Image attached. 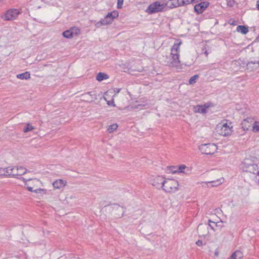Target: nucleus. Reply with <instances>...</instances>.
<instances>
[{
  "label": "nucleus",
  "mask_w": 259,
  "mask_h": 259,
  "mask_svg": "<svg viewBox=\"0 0 259 259\" xmlns=\"http://www.w3.org/2000/svg\"><path fill=\"white\" fill-rule=\"evenodd\" d=\"M256 63H257L259 65V61L257 62H256Z\"/></svg>",
  "instance_id": "37998d69"
},
{
  "label": "nucleus",
  "mask_w": 259,
  "mask_h": 259,
  "mask_svg": "<svg viewBox=\"0 0 259 259\" xmlns=\"http://www.w3.org/2000/svg\"><path fill=\"white\" fill-rule=\"evenodd\" d=\"M210 222H211V223H214V222H212V221H211L210 220H209V223H210Z\"/></svg>",
  "instance_id": "a19ab883"
},
{
  "label": "nucleus",
  "mask_w": 259,
  "mask_h": 259,
  "mask_svg": "<svg viewBox=\"0 0 259 259\" xmlns=\"http://www.w3.org/2000/svg\"><path fill=\"white\" fill-rule=\"evenodd\" d=\"M114 209L115 214L117 217L121 218L125 212L124 208L119 205H115Z\"/></svg>",
  "instance_id": "f3484780"
},
{
  "label": "nucleus",
  "mask_w": 259,
  "mask_h": 259,
  "mask_svg": "<svg viewBox=\"0 0 259 259\" xmlns=\"http://www.w3.org/2000/svg\"><path fill=\"white\" fill-rule=\"evenodd\" d=\"M35 127L32 126L30 123H27L26 127L24 128L23 132L24 133H27L34 130Z\"/></svg>",
  "instance_id": "bb28decb"
},
{
  "label": "nucleus",
  "mask_w": 259,
  "mask_h": 259,
  "mask_svg": "<svg viewBox=\"0 0 259 259\" xmlns=\"http://www.w3.org/2000/svg\"><path fill=\"white\" fill-rule=\"evenodd\" d=\"M67 184V182L63 179H58L56 180L53 183V186L55 189H61L65 187Z\"/></svg>",
  "instance_id": "dca6fc26"
},
{
  "label": "nucleus",
  "mask_w": 259,
  "mask_h": 259,
  "mask_svg": "<svg viewBox=\"0 0 259 259\" xmlns=\"http://www.w3.org/2000/svg\"><path fill=\"white\" fill-rule=\"evenodd\" d=\"M188 4H189V2L188 1L185 2L184 0H177V2L173 4V5L174 7L176 8L179 6L187 5Z\"/></svg>",
  "instance_id": "b1692460"
},
{
  "label": "nucleus",
  "mask_w": 259,
  "mask_h": 259,
  "mask_svg": "<svg viewBox=\"0 0 259 259\" xmlns=\"http://www.w3.org/2000/svg\"><path fill=\"white\" fill-rule=\"evenodd\" d=\"M250 63H252V64H255V63H256V62H252V61H251V62H250Z\"/></svg>",
  "instance_id": "ea45409f"
},
{
  "label": "nucleus",
  "mask_w": 259,
  "mask_h": 259,
  "mask_svg": "<svg viewBox=\"0 0 259 259\" xmlns=\"http://www.w3.org/2000/svg\"><path fill=\"white\" fill-rule=\"evenodd\" d=\"M80 33V29L77 27L72 28L63 32V36L67 38H71Z\"/></svg>",
  "instance_id": "f8f14e48"
},
{
  "label": "nucleus",
  "mask_w": 259,
  "mask_h": 259,
  "mask_svg": "<svg viewBox=\"0 0 259 259\" xmlns=\"http://www.w3.org/2000/svg\"><path fill=\"white\" fill-rule=\"evenodd\" d=\"M197 231L200 235L203 236V237H205V236L208 232L206 230L205 227H204L203 226L200 225H199L198 227Z\"/></svg>",
  "instance_id": "4be33fe9"
},
{
  "label": "nucleus",
  "mask_w": 259,
  "mask_h": 259,
  "mask_svg": "<svg viewBox=\"0 0 259 259\" xmlns=\"http://www.w3.org/2000/svg\"><path fill=\"white\" fill-rule=\"evenodd\" d=\"M179 182L174 179L165 178L162 190L166 193H174L179 190Z\"/></svg>",
  "instance_id": "20e7f679"
},
{
  "label": "nucleus",
  "mask_w": 259,
  "mask_h": 259,
  "mask_svg": "<svg viewBox=\"0 0 259 259\" xmlns=\"http://www.w3.org/2000/svg\"><path fill=\"white\" fill-rule=\"evenodd\" d=\"M199 77V76L198 75H194L193 76H192L189 80V83L190 84H194L196 81V80L197 79H198Z\"/></svg>",
  "instance_id": "c756f323"
},
{
  "label": "nucleus",
  "mask_w": 259,
  "mask_h": 259,
  "mask_svg": "<svg viewBox=\"0 0 259 259\" xmlns=\"http://www.w3.org/2000/svg\"><path fill=\"white\" fill-rule=\"evenodd\" d=\"M30 75L29 72H25L23 73L19 74L17 75V78L20 79H28L30 78Z\"/></svg>",
  "instance_id": "5701e85b"
},
{
  "label": "nucleus",
  "mask_w": 259,
  "mask_h": 259,
  "mask_svg": "<svg viewBox=\"0 0 259 259\" xmlns=\"http://www.w3.org/2000/svg\"><path fill=\"white\" fill-rule=\"evenodd\" d=\"M219 252L218 250H216L214 252V255L217 256L219 255Z\"/></svg>",
  "instance_id": "f704fd0d"
},
{
  "label": "nucleus",
  "mask_w": 259,
  "mask_h": 259,
  "mask_svg": "<svg viewBox=\"0 0 259 259\" xmlns=\"http://www.w3.org/2000/svg\"><path fill=\"white\" fill-rule=\"evenodd\" d=\"M20 179L25 183V186L29 191L35 193H46V190L40 188L42 186V183L38 179H25L23 177H21Z\"/></svg>",
  "instance_id": "7ed1b4c3"
},
{
  "label": "nucleus",
  "mask_w": 259,
  "mask_h": 259,
  "mask_svg": "<svg viewBox=\"0 0 259 259\" xmlns=\"http://www.w3.org/2000/svg\"><path fill=\"white\" fill-rule=\"evenodd\" d=\"M118 127V125L116 123H114L111 125H110L107 131L109 133H111L115 131Z\"/></svg>",
  "instance_id": "cd10ccee"
},
{
  "label": "nucleus",
  "mask_w": 259,
  "mask_h": 259,
  "mask_svg": "<svg viewBox=\"0 0 259 259\" xmlns=\"http://www.w3.org/2000/svg\"><path fill=\"white\" fill-rule=\"evenodd\" d=\"M120 89H118L117 92V93H119L120 92Z\"/></svg>",
  "instance_id": "79ce46f5"
},
{
  "label": "nucleus",
  "mask_w": 259,
  "mask_h": 259,
  "mask_svg": "<svg viewBox=\"0 0 259 259\" xmlns=\"http://www.w3.org/2000/svg\"><path fill=\"white\" fill-rule=\"evenodd\" d=\"M232 126L228 125L227 123L221 122L216 127V132L218 134L223 136H228L231 134Z\"/></svg>",
  "instance_id": "39448f33"
},
{
  "label": "nucleus",
  "mask_w": 259,
  "mask_h": 259,
  "mask_svg": "<svg viewBox=\"0 0 259 259\" xmlns=\"http://www.w3.org/2000/svg\"><path fill=\"white\" fill-rule=\"evenodd\" d=\"M104 100H106L107 101V104L110 106V105H112L113 106V107H115V104H114V101H113V99L111 101H107L106 100V98H104Z\"/></svg>",
  "instance_id": "473e14b6"
},
{
  "label": "nucleus",
  "mask_w": 259,
  "mask_h": 259,
  "mask_svg": "<svg viewBox=\"0 0 259 259\" xmlns=\"http://www.w3.org/2000/svg\"><path fill=\"white\" fill-rule=\"evenodd\" d=\"M196 244L198 245V246H202V241L201 240H198L197 241H196Z\"/></svg>",
  "instance_id": "72a5a7b5"
},
{
  "label": "nucleus",
  "mask_w": 259,
  "mask_h": 259,
  "mask_svg": "<svg viewBox=\"0 0 259 259\" xmlns=\"http://www.w3.org/2000/svg\"><path fill=\"white\" fill-rule=\"evenodd\" d=\"M81 100L86 102H92L97 99L96 94L92 92L81 95Z\"/></svg>",
  "instance_id": "ddd939ff"
},
{
  "label": "nucleus",
  "mask_w": 259,
  "mask_h": 259,
  "mask_svg": "<svg viewBox=\"0 0 259 259\" xmlns=\"http://www.w3.org/2000/svg\"><path fill=\"white\" fill-rule=\"evenodd\" d=\"M182 42L178 40L171 48L170 57L167 61V64L169 67L179 68L181 61L180 60V47Z\"/></svg>",
  "instance_id": "f03ea898"
},
{
  "label": "nucleus",
  "mask_w": 259,
  "mask_h": 259,
  "mask_svg": "<svg viewBox=\"0 0 259 259\" xmlns=\"http://www.w3.org/2000/svg\"><path fill=\"white\" fill-rule=\"evenodd\" d=\"M236 31L241 32L243 34H246L248 32V28L245 26L239 25L236 28Z\"/></svg>",
  "instance_id": "aec40b11"
},
{
  "label": "nucleus",
  "mask_w": 259,
  "mask_h": 259,
  "mask_svg": "<svg viewBox=\"0 0 259 259\" xmlns=\"http://www.w3.org/2000/svg\"><path fill=\"white\" fill-rule=\"evenodd\" d=\"M231 25H235L236 24L235 21H233L232 23H231Z\"/></svg>",
  "instance_id": "58836bf2"
},
{
  "label": "nucleus",
  "mask_w": 259,
  "mask_h": 259,
  "mask_svg": "<svg viewBox=\"0 0 259 259\" xmlns=\"http://www.w3.org/2000/svg\"><path fill=\"white\" fill-rule=\"evenodd\" d=\"M3 176H8V167L0 168V177Z\"/></svg>",
  "instance_id": "c85d7f7f"
},
{
  "label": "nucleus",
  "mask_w": 259,
  "mask_h": 259,
  "mask_svg": "<svg viewBox=\"0 0 259 259\" xmlns=\"http://www.w3.org/2000/svg\"><path fill=\"white\" fill-rule=\"evenodd\" d=\"M166 7L164 2H156L153 3L148 7L146 12L150 14L163 11Z\"/></svg>",
  "instance_id": "423d86ee"
},
{
  "label": "nucleus",
  "mask_w": 259,
  "mask_h": 259,
  "mask_svg": "<svg viewBox=\"0 0 259 259\" xmlns=\"http://www.w3.org/2000/svg\"><path fill=\"white\" fill-rule=\"evenodd\" d=\"M209 3L207 2H203L196 5L194 6V11L197 14H201L208 7Z\"/></svg>",
  "instance_id": "4468645a"
},
{
  "label": "nucleus",
  "mask_w": 259,
  "mask_h": 259,
  "mask_svg": "<svg viewBox=\"0 0 259 259\" xmlns=\"http://www.w3.org/2000/svg\"><path fill=\"white\" fill-rule=\"evenodd\" d=\"M118 16V13L116 11H113L111 13H108V14L105 17V18L101 20L98 22L96 25L99 27L103 25H107L111 24L114 19Z\"/></svg>",
  "instance_id": "6e6552de"
},
{
  "label": "nucleus",
  "mask_w": 259,
  "mask_h": 259,
  "mask_svg": "<svg viewBox=\"0 0 259 259\" xmlns=\"http://www.w3.org/2000/svg\"><path fill=\"white\" fill-rule=\"evenodd\" d=\"M210 107L207 104L203 105H197L194 107V111L196 113L205 114L207 112V109Z\"/></svg>",
  "instance_id": "2eb2a0df"
},
{
  "label": "nucleus",
  "mask_w": 259,
  "mask_h": 259,
  "mask_svg": "<svg viewBox=\"0 0 259 259\" xmlns=\"http://www.w3.org/2000/svg\"><path fill=\"white\" fill-rule=\"evenodd\" d=\"M241 126L244 131H247L250 126V125L247 119H244L241 122Z\"/></svg>",
  "instance_id": "393cba45"
},
{
  "label": "nucleus",
  "mask_w": 259,
  "mask_h": 259,
  "mask_svg": "<svg viewBox=\"0 0 259 259\" xmlns=\"http://www.w3.org/2000/svg\"><path fill=\"white\" fill-rule=\"evenodd\" d=\"M252 131L254 133H259V121H255L252 126Z\"/></svg>",
  "instance_id": "a878e982"
},
{
  "label": "nucleus",
  "mask_w": 259,
  "mask_h": 259,
  "mask_svg": "<svg viewBox=\"0 0 259 259\" xmlns=\"http://www.w3.org/2000/svg\"><path fill=\"white\" fill-rule=\"evenodd\" d=\"M123 3V0H117V7L118 9L121 8Z\"/></svg>",
  "instance_id": "2f4dec72"
},
{
  "label": "nucleus",
  "mask_w": 259,
  "mask_h": 259,
  "mask_svg": "<svg viewBox=\"0 0 259 259\" xmlns=\"http://www.w3.org/2000/svg\"><path fill=\"white\" fill-rule=\"evenodd\" d=\"M165 180V178L162 176L154 177L151 179L150 183L156 188L162 190Z\"/></svg>",
  "instance_id": "9b49d317"
},
{
  "label": "nucleus",
  "mask_w": 259,
  "mask_h": 259,
  "mask_svg": "<svg viewBox=\"0 0 259 259\" xmlns=\"http://www.w3.org/2000/svg\"><path fill=\"white\" fill-rule=\"evenodd\" d=\"M241 169L250 179L259 184V170L253 158H245L240 165Z\"/></svg>",
  "instance_id": "f257e3e1"
},
{
  "label": "nucleus",
  "mask_w": 259,
  "mask_h": 259,
  "mask_svg": "<svg viewBox=\"0 0 259 259\" xmlns=\"http://www.w3.org/2000/svg\"><path fill=\"white\" fill-rule=\"evenodd\" d=\"M186 168V166L185 165H181L179 166L177 170H175L173 172H183V170Z\"/></svg>",
  "instance_id": "7c9ffc66"
},
{
  "label": "nucleus",
  "mask_w": 259,
  "mask_h": 259,
  "mask_svg": "<svg viewBox=\"0 0 259 259\" xmlns=\"http://www.w3.org/2000/svg\"><path fill=\"white\" fill-rule=\"evenodd\" d=\"M20 12L16 9H10L1 15V18L5 21H13L17 19Z\"/></svg>",
  "instance_id": "0eeeda50"
},
{
  "label": "nucleus",
  "mask_w": 259,
  "mask_h": 259,
  "mask_svg": "<svg viewBox=\"0 0 259 259\" xmlns=\"http://www.w3.org/2000/svg\"><path fill=\"white\" fill-rule=\"evenodd\" d=\"M141 106V105H138L136 107H132V108H138V107Z\"/></svg>",
  "instance_id": "4c0bfd02"
},
{
  "label": "nucleus",
  "mask_w": 259,
  "mask_h": 259,
  "mask_svg": "<svg viewBox=\"0 0 259 259\" xmlns=\"http://www.w3.org/2000/svg\"><path fill=\"white\" fill-rule=\"evenodd\" d=\"M8 167V176H22L27 172V169L22 166H9Z\"/></svg>",
  "instance_id": "9d476101"
},
{
  "label": "nucleus",
  "mask_w": 259,
  "mask_h": 259,
  "mask_svg": "<svg viewBox=\"0 0 259 259\" xmlns=\"http://www.w3.org/2000/svg\"><path fill=\"white\" fill-rule=\"evenodd\" d=\"M256 6L257 10L259 11V0L257 2Z\"/></svg>",
  "instance_id": "c9c22d12"
},
{
  "label": "nucleus",
  "mask_w": 259,
  "mask_h": 259,
  "mask_svg": "<svg viewBox=\"0 0 259 259\" xmlns=\"http://www.w3.org/2000/svg\"><path fill=\"white\" fill-rule=\"evenodd\" d=\"M222 183V179H218L217 181H213L208 182L206 183V185L208 187H209V185L211 184L210 187H217L219 186Z\"/></svg>",
  "instance_id": "412c9836"
},
{
  "label": "nucleus",
  "mask_w": 259,
  "mask_h": 259,
  "mask_svg": "<svg viewBox=\"0 0 259 259\" xmlns=\"http://www.w3.org/2000/svg\"><path fill=\"white\" fill-rule=\"evenodd\" d=\"M243 255L241 251L237 250L230 256V259H242Z\"/></svg>",
  "instance_id": "a211bd4d"
},
{
  "label": "nucleus",
  "mask_w": 259,
  "mask_h": 259,
  "mask_svg": "<svg viewBox=\"0 0 259 259\" xmlns=\"http://www.w3.org/2000/svg\"><path fill=\"white\" fill-rule=\"evenodd\" d=\"M199 149L203 154L212 155L217 152L218 148L216 145L209 143L201 145Z\"/></svg>",
  "instance_id": "1a4fd4ad"
},
{
  "label": "nucleus",
  "mask_w": 259,
  "mask_h": 259,
  "mask_svg": "<svg viewBox=\"0 0 259 259\" xmlns=\"http://www.w3.org/2000/svg\"><path fill=\"white\" fill-rule=\"evenodd\" d=\"M109 78V75L103 72H99L96 75V80L99 82L103 81V80L107 79Z\"/></svg>",
  "instance_id": "6ab92c4d"
},
{
  "label": "nucleus",
  "mask_w": 259,
  "mask_h": 259,
  "mask_svg": "<svg viewBox=\"0 0 259 259\" xmlns=\"http://www.w3.org/2000/svg\"><path fill=\"white\" fill-rule=\"evenodd\" d=\"M204 53L206 57L209 54V53L207 51H205Z\"/></svg>",
  "instance_id": "e433bc0d"
}]
</instances>
